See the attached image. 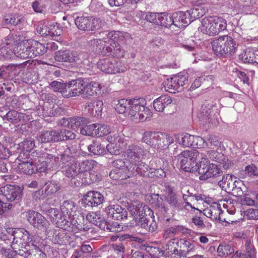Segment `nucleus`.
<instances>
[{
	"label": "nucleus",
	"mask_w": 258,
	"mask_h": 258,
	"mask_svg": "<svg viewBox=\"0 0 258 258\" xmlns=\"http://www.w3.org/2000/svg\"><path fill=\"white\" fill-rule=\"evenodd\" d=\"M178 258L186 257L187 255L194 253L196 250V247L193 243L184 239L178 240Z\"/></svg>",
	"instance_id": "24"
},
{
	"label": "nucleus",
	"mask_w": 258,
	"mask_h": 258,
	"mask_svg": "<svg viewBox=\"0 0 258 258\" xmlns=\"http://www.w3.org/2000/svg\"><path fill=\"white\" fill-rule=\"evenodd\" d=\"M72 218H70V226H73V228H75L77 230L82 231L87 230V228H85L84 225H82L81 221L84 219V216L83 215L80 214L78 215L77 214H73Z\"/></svg>",
	"instance_id": "42"
},
{
	"label": "nucleus",
	"mask_w": 258,
	"mask_h": 258,
	"mask_svg": "<svg viewBox=\"0 0 258 258\" xmlns=\"http://www.w3.org/2000/svg\"><path fill=\"white\" fill-rule=\"evenodd\" d=\"M103 106V101L98 100L88 103L85 107V109L91 115L98 116L102 114Z\"/></svg>",
	"instance_id": "33"
},
{
	"label": "nucleus",
	"mask_w": 258,
	"mask_h": 258,
	"mask_svg": "<svg viewBox=\"0 0 258 258\" xmlns=\"http://www.w3.org/2000/svg\"><path fill=\"white\" fill-rule=\"evenodd\" d=\"M178 239H173L169 240L166 245V254L170 255L172 258H178Z\"/></svg>",
	"instance_id": "39"
},
{
	"label": "nucleus",
	"mask_w": 258,
	"mask_h": 258,
	"mask_svg": "<svg viewBox=\"0 0 258 258\" xmlns=\"http://www.w3.org/2000/svg\"><path fill=\"white\" fill-rule=\"evenodd\" d=\"M63 172L68 177H75L76 176L79 178L78 166L75 162L72 163L71 165L68 164L66 165Z\"/></svg>",
	"instance_id": "47"
},
{
	"label": "nucleus",
	"mask_w": 258,
	"mask_h": 258,
	"mask_svg": "<svg viewBox=\"0 0 258 258\" xmlns=\"http://www.w3.org/2000/svg\"><path fill=\"white\" fill-rule=\"evenodd\" d=\"M22 192L21 188L16 185H6L0 187V195L11 202L20 199Z\"/></svg>",
	"instance_id": "17"
},
{
	"label": "nucleus",
	"mask_w": 258,
	"mask_h": 258,
	"mask_svg": "<svg viewBox=\"0 0 258 258\" xmlns=\"http://www.w3.org/2000/svg\"><path fill=\"white\" fill-rule=\"evenodd\" d=\"M145 154V151L141 144H131L125 152V155L131 163L137 162L141 160Z\"/></svg>",
	"instance_id": "15"
},
{
	"label": "nucleus",
	"mask_w": 258,
	"mask_h": 258,
	"mask_svg": "<svg viewBox=\"0 0 258 258\" xmlns=\"http://www.w3.org/2000/svg\"><path fill=\"white\" fill-rule=\"evenodd\" d=\"M85 82L81 79L73 80L69 82L67 86V91L63 92V97L70 98L78 96L81 94L83 96Z\"/></svg>",
	"instance_id": "12"
},
{
	"label": "nucleus",
	"mask_w": 258,
	"mask_h": 258,
	"mask_svg": "<svg viewBox=\"0 0 258 258\" xmlns=\"http://www.w3.org/2000/svg\"><path fill=\"white\" fill-rule=\"evenodd\" d=\"M213 22L218 34L226 29L227 21L221 17L212 16Z\"/></svg>",
	"instance_id": "46"
},
{
	"label": "nucleus",
	"mask_w": 258,
	"mask_h": 258,
	"mask_svg": "<svg viewBox=\"0 0 258 258\" xmlns=\"http://www.w3.org/2000/svg\"><path fill=\"white\" fill-rule=\"evenodd\" d=\"M54 58L57 61L73 62L79 60L77 52L69 50H59L55 53Z\"/></svg>",
	"instance_id": "27"
},
{
	"label": "nucleus",
	"mask_w": 258,
	"mask_h": 258,
	"mask_svg": "<svg viewBox=\"0 0 258 258\" xmlns=\"http://www.w3.org/2000/svg\"><path fill=\"white\" fill-rule=\"evenodd\" d=\"M107 140L109 142V144L106 146V148L108 152L111 154H117L120 149H122L126 145L124 142L123 138L115 134L113 137L109 135L107 137Z\"/></svg>",
	"instance_id": "19"
},
{
	"label": "nucleus",
	"mask_w": 258,
	"mask_h": 258,
	"mask_svg": "<svg viewBox=\"0 0 258 258\" xmlns=\"http://www.w3.org/2000/svg\"><path fill=\"white\" fill-rule=\"evenodd\" d=\"M217 251L219 256H224L233 253L234 249L230 245L221 244L218 247Z\"/></svg>",
	"instance_id": "56"
},
{
	"label": "nucleus",
	"mask_w": 258,
	"mask_h": 258,
	"mask_svg": "<svg viewBox=\"0 0 258 258\" xmlns=\"http://www.w3.org/2000/svg\"><path fill=\"white\" fill-rule=\"evenodd\" d=\"M18 254L26 258H46V254L39 248V240L29 247H24L17 251Z\"/></svg>",
	"instance_id": "13"
},
{
	"label": "nucleus",
	"mask_w": 258,
	"mask_h": 258,
	"mask_svg": "<svg viewBox=\"0 0 258 258\" xmlns=\"http://www.w3.org/2000/svg\"><path fill=\"white\" fill-rule=\"evenodd\" d=\"M178 144L186 147L195 146V136L188 134H178L176 137Z\"/></svg>",
	"instance_id": "40"
},
{
	"label": "nucleus",
	"mask_w": 258,
	"mask_h": 258,
	"mask_svg": "<svg viewBox=\"0 0 258 258\" xmlns=\"http://www.w3.org/2000/svg\"><path fill=\"white\" fill-rule=\"evenodd\" d=\"M200 158L201 160L200 162L198 173L200 175L201 180H206L219 173L220 170L217 165L214 163H210L205 155L203 156V154H201Z\"/></svg>",
	"instance_id": "9"
},
{
	"label": "nucleus",
	"mask_w": 258,
	"mask_h": 258,
	"mask_svg": "<svg viewBox=\"0 0 258 258\" xmlns=\"http://www.w3.org/2000/svg\"><path fill=\"white\" fill-rule=\"evenodd\" d=\"M96 124H91L89 125H84L80 130V133L83 135L88 136H96Z\"/></svg>",
	"instance_id": "59"
},
{
	"label": "nucleus",
	"mask_w": 258,
	"mask_h": 258,
	"mask_svg": "<svg viewBox=\"0 0 258 258\" xmlns=\"http://www.w3.org/2000/svg\"><path fill=\"white\" fill-rule=\"evenodd\" d=\"M15 41L8 39L0 48V60H4L14 58V46Z\"/></svg>",
	"instance_id": "26"
},
{
	"label": "nucleus",
	"mask_w": 258,
	"mask_h": 258,
	"mask_svg": "<svg viewBox=\"0 0 258 258\" xmlns=\"http://www.w3.org/2000/svg\"><path fill=\"white\" fill-rule=\"evenodd\" d=\"M44 230L47 239L54 244H60L62 241L64 233L60 230L55 229L52 227L47 226Z\"/></svg>",
	"instance_id": "30"
},
{
	"label": "nucleus",
	"mask_w": 258,
	"mask_h": 258,
	"mask_svg": "<svg viewBox=\"0 0 258 258\" xmlns=\"http://www.w3.org/2000/svg\"><path fill=\"white\" fill-rule=\"evenodd\" d=\"M256 175H258V170L255 166L253 164L246 166L245 169L240 171L239 173V176L242 178H245L247 176H252Z\"/></svg>",
	"instance_id": "53"
},
{
	"label": "nucleus",
	"mask_w": 258,
	"mask_h": 258,
	"mask_svg": "<svg viewBox=\"0 0 258 258\" xmlns=\"http://www.w3.org/2000/svg\"><path fill=\"white\" fill-rule=\"evenodd\" d=\"M213 51L217 55L230 56L236 52L237 44L230 36L223 35L213 40L212 43Z\"/></svg>",
	"instance_id": "3"
},
{
	"label": "nucleus",
	"mask_w": 258,
	"mask_h": 258,
	"mask_svg": "<svg viewBox=\"0 0 258 258\" xmlns=\"http://www.w3.org/2000/svg\"><path fill=\"white\" fill-rule=\"evenodd\" d=\"M58 135L57 130H51L42 132L39 136L38 140L41 143L57 142H59Z\"/></svg>",
	"instance_id": "36"
},
{
	"label": "nucleus",
	"mask_w": 258,
	"mask_h": 258,
	"mask_svg": "<svg viewBox=\"0 0 258 258\" xmlns=\"http://www.w3.org/2000/svg\"><path fill=\"white\" fill-rule=\"evenodd\" d=\"M35 164L36 160L21 162L18 165V171L21 173L32 174L36 172Z\"/></svg>",
	"instance_id": "38"
},
{
	"label": "nucleus",
	"mask_w": 258,
	"mask_h": 258,
	"mask_svg": "<svg viewBox=\"0 0 258 258\" xmlns=\"http://www.w3.org/2000/svg\"><path fill=\"white\" fill-rule=\"evenodd\" d=\"M39 240L37 236H31L29 232L24 229L17 230L16 235L13 238L12 246L14 249H24V247H29Z\"/></svg>",
	"instance_id": "8"
},
{
	"label": "nucleus",
	"mask_w": 258,
	"mask_h": 258,
	"mask_svg": "<svg viewBox=\"0 0 258 258\" xmlns=\"http://www.w3.org/2000/svg\"><path fill=\"white\" fill-rule=\"evenodd\" d=\"M97 68L101 71L109 74L122 73L126 70L124 64L114 58L100 59L97 62Z\"/></svg>",
	"instance_id": "7"
},
{
	"label": "nucleus",
	"mask_w": 258,
	"mask_h": 258,
	"mask_svg": "<svg viewBox=\"0 0 258 258\" xmlns=\"http://www.w3.org/2000/svg\"><path fill=\"white\" fill-rule=\"evenodd\" d=\"M145 104L146 100L143 98L132 100L128 115L133 121L136 122L143 121L152 116L151 111Z\"/></svg>",
	"instance_id": "4"
},
{
	"label": "nucleus",
	"mask_w": 258,
	"mask_h": 258,
	"mask_svg": "<svg viewBox=\"0 0 258 258\" xmlns=\"http://www.w3.org/2000/svg\"><path fill=\"white\" fill-rule=\"evenodd\" d=\"M104 197L99 192L89 191L84 197V203L88 207H96L102 203Z\"/></svg>",
	"instance_id": "22"
},
{
	"label": "nucleus",
	"mask_w": 258,
	"mask_h": 258,
	"mask_svg": "<svg viewBox=\"0 0 258 258\" xmlns=\"http://www.w3.org/2000/svg\"><path fill=\"white\" fill-rule=\"evenodd\" d=\"M22 150L26 152H30L35 147L34 140L32 138L26 139L19 144Z\"/></svg>",
	"instance_id": "61"
},
{
	"label": "nucleus",
	"mask_w": 258,
	"mask_h": 258,
	"mask_svg": "<svg viewBox=\"0 0 258 258\" xmlns=\"http://www.w3.org/2000/svg\"><path fill=\"white\" fill-rule=\"evenodd\" d=\"M28 48V46L26 45L25 41L18 44L17 47H16V44H15L14 46V57H17L23 59L28 58V57H23L22 55L24 52H27V49Z\"/></svg>",
	"instance_id": "55"
},
{
	"label": "nucleus",
	"mask_w": 258,
	"mask_h": 258,
	"mask_svg": "<svg viewBox=\"0 0 258 258\" xmlns=\"http://www.w3.org/2000/svg\"><path fill=\"white\" fill-rule=\"evenodd\" d=\"M132 100H127L122 99L118 101V103L116 104L115 109L119 113H124L128 112Z\"/></svg>",
	"instance_id": "45"
},
{
	"label": "nucleus",
	"mask_w": 258,
	"mask_h": 258,
	"mask_svg": "<svg viewBox=\"0 0 258 258\" xmlns=\"http://www.w3.org/2000/svg\"><path fill=\"white\" fill-rule=\"evenodd\" d=\"M159 16L157 25L172 29V17L165 13H161Z\"/></svg>",
	"instance_id": "44"
},
{
	"label": "nucleus",
	"mask_w": 258,
	"mask_h": 258,
	"mask_svg": "<svg viewBox=\"0 0 258 258\" xmlns=\"http://www.w3.org/2000/svg\"><path fill=\"white\" fill-rule=\"evenodd\" d=\"M173 78L178 85V91H182L183 90V86L188 80V74L185 72H180L177 75L173 76Z\"/></svg>",
	"instance_id": "50"
},
{
	"label": "nucleus",
	"mask_w": 258,
	"mask_h": 258,
	"mask_svg": "<svg viewBox=\"0 0 258 258\" xmlns=\"http://www.w3.org/2000/svg\"><path fill=\"white\" fill-rule=\"evenodd\" d=\"M245 253L249 258H254L255 250L253 245L251 243L250 240L246 239L245 243Z\"/></svg>",
	"instance_id": "63"
},
{
	"label": "nucleus",
	"mask_w": 258,
	"mask_h": 258,
	"mask_svg": "<svg viewBox=\"0 0 258 258\" xmlns=\"http://www.w3.org/2000/svg\"><path fill=\"white\" fill-rule=\"evenodd\" d=\"M206 1L198 0L196 2L194 8L185 12L186 16L190 20V23L195 19L204 16L208 11Z\"/></svg>",
	"instance_id": "14"
},
{
	"label": "nucleus",
	"mask_w": 258,
	"mask_h": 258,
	"mask_svg": "<svg viewBox=\"0 0 258 258\" xmlns=\"http://www.w3.org/2000/svg\"><path fill=\"white\" fill-rule=\"evenodd\" d=\"M119 32H105L102 38L93 39L88 42L89 45L102 55H112L117 57H123L125 50L118 43Z\"/></svg>",
	"instance_id": "1"
},
{
	"label": "nucleus",
	"mask_w": 258,
	"mask_h": 258,
	"mask_svg": "<svg viewBox=\"0 0 258 258\" xmlns=\"http://www.w3.org/2000/svg\"><path fill=\"white\" fill-rule=\"evenodd\" d=\"M46 215L49 217L52 223L56 227L64 230H70V223L66 219V216L56 208H50L46 211Z\"/></svg>",
	"instance_id": "10"
},
{
	"label": "nucleus",
	"mask_w": 258,
	"mask_h": 258,
	"mask_svg": "<svg viewBox=\"0 0 258 258\" xmlns=\"http://www.w3.org/2000/svg\"><path fill=\"white\" fill-rule=\"evenodd\" d=\"M120 163V165H122L124 163L121 160H116L114 162L113 165L114 166L116 164ZM120 166L119 168V171L118 173H122L124 172L125 175L122 177V179L124 177L125 178H130V177L137 175L140 174L141 175H147L148 173L147 172L149 170V167L147 165L145 164V163L141 162V160L137 162L130 163V164L124 167L123 169H120Z\"/></svg>",
	"instance_id": "6"
},
{
	"label": "nucleus",
	"mask_w": 258,
	"mask_h": 258,
	"mask_svg": "<svg viewBox=\"0 0 258 258\" xmlns=\"http://www.w3.org/2000/svg\"><path fill=\"white\" fill-rule=\"evenodd\" d=\"M172 102L171 98L167 95H162L153 101V107L158 112H162L165 108Z\"/></svg>",
	"instance_id": "34"
},
{
	"label": "nucleus",
	"mask_w": 258,
	"mask_h": 258,
	"mask_svg": "<svg viewBox=\"0 0 258 258\" xmlns=\"http://www.w3.org/2000/svg\"><path fill=\"white\" fill-rule=\"evenodd\" d=\"M88 151L94 155H101L104 154L106 149L104 145H102L98 141H94L88 146Z\"/></svg>",
	"instance_id": "43"
},
{
	"label": "nucleus",
	"mask_w": 258,
	"mask_h": 258,
	"mask_svg": "<svg viewBox=\"0 0 258 258\" xmlns=\"http://www.w3.org/2000/svg\"><path fill=\"white\" fill-rule=\"evenodd\" d=\"M173 138L167 133L158 132L154 148L165 149L173 143Z\"/></svg>",
	"instance_id": "28"
},
{
	"label": "nucleus",
	"mask_w": 258,
	"mask_h": 258,
	"mask_svg": "<svg viewBox=\"0 0 258 258\" xmlns=\"http://www.w3.org/2000/svg\"><path fill=\"white\" fill-rule=\"evenodd\" d=\"M207 154L212 160L220 163L225 169L229 168L231 166V161L222 153L214 149H211L207 152Z\"/></svg>",
	"instance_id": "29"
},
{
	"label": "nucleus",
	"mask_w": 258,
	"mask_h": 258,
	"mask_svg": "<svg viewBox=\"0 0 258 258\" xmlns=\"http://www.w3.org/2000/svg\"><path fill=\"white\" fill-rule=\"evenodd\" d=\"M48 0H35L32 3L33 10L36 13H42L46 8Z\"/></svg>",
	"instance_id": "57"
},
{
	"label": "nucleus",
	"mask_w": 258,
	"mask_h": 258,
	"mask_svg": "<svg viewBox=\"0 0 258 258\" xmlns=\"http://www.w3.org/2000/svg\"><path fill=\"white\" fill-rule=\"evenodd\" d=\"M25 42V44L27 46H28V48L27 49V52H25L23 53V57H28V58H33L35 57L37 55H35V51L36 49L33 48L34 45L33 44V40H27Z\"/></svg>",
	"instance_id": "62"
},
{
	"label": "nucleus",
	"mask_w": 258,
	"mask_h": 258,
	"mask_svg": "<svg viewBox=\"0 0 258 258\" xmlns=\"http://www.w3.org/2000/svg\"><path fill=\"white\" fill-rule=\"evenodd\" d=\"M43 157L45 158V160L41 159H39L38 162L36 161L35 169L36 171L44 172L48 170H50L53 166H56L60 165L56 161V159L58 160V159L55 158L52 155L44 154Z\"/></svg>",
	"instance_id": "16"
},
{
	"label": "nucleus",
	"mask_w": 258,
	"mask_h": 258,
	"mask_svg": "<svg viewBox=\"0 0 258 258\" xmlns=\"http://www.w3.org/2000/svg\"><path fill=\"white\" fill-rule=\"evenodd\" d=\"M222 212L221 207L216 203L210 205L203 210L204 214L213 220H219L220 215Z\"/></svg>",
	"instance_id": "35"
},
{
	"label": "nucleus",
	"mask_w": 258,
	"mask_h": 258,
	"mask_svg": "<svg viewBox=\"0 0 258 258\" xmlns=\"http://www.w3.org/2000/svg\"><path fill=\"white\" fill-rule=\"evenodd\" d=\"M106 23L100 18L90 17L88 31L99 30L105 28Z\"/></svg>",
	"instance_id": "41"
},
{
	"label": "nucleus",
	"mask_w": 258,
	"mask_h": 258,
	"mask_svg": "<svg viewBox=\"0 0 258 258\" xmlns=\"http://www.w3.org/2000/svg\"><path fill=\"white\" fill-rule=\"evenodd\" d=\"M3 119L12 123H18L21 121L26 122L29 120V115L25 113L11 110L4 116Z\"/></svg>",
	"instance_id": "31"
},
{
	"label": "nucleus",
	"mask_w": 258,
	"mask_h": 258,
	"mask_svg": "<svg viewBox=\"0 0 258 258\" xmlns=\"http://www.w3.org/2000/svg\"><path fill=\"white\" fill-rule=\"evenodd\" d=\"M158 132H146L143 134V142L155 148Z\"/></svg>",
	"instance_id": "48"
},
{
	"label": "nucleus",
	"mask_w": 258,
	"mask_h": 258,
	"mask_svg": "<svg viewBox=\"0 0 258 258\" xmlns=\"http://www.w3.org/2000/svg\"><path fill=\"white\" fill-rule=\"evenodd\" d=\"M253 50L248 48L242 51L239 56V59L244 63H252Z\"/></svg>",
	"instance_id": "60"
},
{
	"label": "nucleus",
	"mask_w": 258,
	"mask_h": 258,
	"mask_svg": "<svg viewBox=\"0 0 258 258\" xmlns=\"http://www.w3.org/2000/svg\"><path fill=\"white\" fill-rule=\"evenodd\" d=\"M172 17V29L175 28H181L186 27L190 24V20L187 18L183 12L174 13Z\"/></svg>",
	"instance_id": "23"
},
{
	"label": "nucleus",
	"mask_w": 258,
	"mask_h": 258,
	"mask_svg": "<svg viewBox=\"0 0 258 258\" xmlns=\"http://www.w3.org/2000/svg\"><path fill=\"white\" fill-rule=\"evenodd\" d=\"M163 88L165 91L170 93H175L176 92H179L178 91V85L173 78L167 79L163 83Z\"/></svg>",
	"instance_id": "52"
},
{
	"label": "nucleus",
	"mask_w": 258,
	"mask_h": 258,
	"mask_svg": "<svg viewBox=\"0 0 258 258\" xmlns=\"http://www.w3.org/2000/svg\"><path fill=\"white\" fill-rule=\"evenodd\" d=\"M199 30L204 34L210 36L218 35L217 30L215 29L213 22L212 16L205 17L201 22V26Z\"/></svg>",
	"instance_id": "25"
},
{
	"label": "nucleus",
	"mask_w": 258,
	"mask_h": 258,
	"mask_svg": "<svg viewBox=\"0 0 258 258\" xmlns=\"http://www.w3.org/2000/svg\"><path fill=\"white\" fill-rule=\"evenodd\" d=\"M22 215L34 227L44 230L47 226H49V222L38 212L29 210L23 212Z\"/></svg>",
	"instance_id": "11"
},
{
	"label": "nucleus",
	"mask_w": 258,
	"mask_h": 258,
	"mask_svg": "<svg viewBox=\"0 0 258 258\" xmlns=\"http://www.w3.org/2000/svg\"><path fill=\"white\" fill-rule=\"evenodd\" d=\"M97 162L93 160H85L80 162L78 166L79 178L86 179L90 171L96 165Z\"/></svg>",
	"instance_id": "21"
},
{
	"label": "nucleus",
	"mask_w": 258,
	"mask_h": 258,
	"mask_svg": "<svg viewBox=\"0 0 258 258\" xmlns=\"http://www.w3.org/2000/svg\"><path fill=\"white\" fill-rule=\"evenodd\" d=\"M90 17H78L75 19V24L77 27L81 30H89Z\"/></svg>",
	"instance_id": "51"
},
{
	"label": "nucleus",
	"mask_w": 258,
	"mask_h": 258,
	"mask_svg": "<svg viewBox=\"0 0 258 258\" xmlns=\"http://www.w3.org/2000/svg\"><path fill=\"white\" fill-rule=\"evenodd\" d=\"M180 166L185 172H198L199 164L196 162L200 156L197 150H186L180 155Z\"/></svg>",
	"instance_id": "5"
},
{
	"label": "nucleus",
	"mask_w": 258,
	"mask_h": 258,
	"mask_svg": "<svg viewBox=\"0 0 258 258\" xmlns=\"http://www.w3.org/2000/svg\"><path fill=\"white\" fill-rule=\"evenodd\" d=\"M57 133H58L59 142L68 140H73L76 137V135L74 132L68 130H57Z\"/></svg>",
	"instance_id": "54"
},
{
	"label": "nucleus",
	"mask_w": 258,
	"mask_h": 258,
	"mask_svg": "<svg viewBox=\"0 0 258 258\" xmlns=\"http://www.w3.org/2000/svg\"><path fill=\"white\" fill-rule=\"evenodd\" d=\"M87 122L88 120L86 118L77 116L68 118H62L59 120L58 125L75 130L79 126H84Z\"/></svg>",
	"instance_id": "18"
},
{
	"label": "nucleus",
	"mask_w": 258,
	"mask_h": 258,
	"mask_svg": "<svg viewBox=\"0 0 258 258\" xmlns=\"http://www.w3.org/2000/svg\"><path fill=\"white\" fill-rule=\"evenodd\" d=\"M23 17L21 15L18 14L7 15L3 21L6 24L17 25L22 22Z\"/></svg>",
	"instance_id": "49"
},
{
	"label": "nucleus",
	"mask_w": 258,
	"mask_h": 258,
	"mask_svg": "<svg viewBox=\"0 0 258 258\" xmlns=\"http://www.w3.org/2000/svg\"><path fill=\"white\" fill-rule=\"evenodd\" d=\"M152 199L156 200V206L164 213H166L169 211V207L173 211H179L182 209V203L173 188L170 186H166L164 194L160 196L159 194H153Z\"/></svg>",
	"instance_id": "2"
},
{
	"label": "nucleus",
	"mask_w": 258,
	"mask_h": 258,
	"mask_svg": "<svg viewBox=\"0 0 258 258\" xmlns=\"http://www.w3.org/2000/svg\"><path fill=\"white\" fill-rule=\"evenodd\" d=\"M101 89L100 84L95 82H91L86 85L85 84L83 97L88 98L95 94H99L101 92Z\"/></svg>",
	"instance_id": "37"
},
{
	"label": "nucleus",
	"mask_w": 258,
	"mask_h": 258,
	"mask_svg": "<svg viewBox=\"0 0 258 258\" xmlns=\"http://www.w3.org/2000/svg\"><path fill=\"white\" fill-rule=\"evenodd\" d=\"M142 205L139 202H133L127 206V210L131 215L135 217L137 215Z\"/></svg>",
	"instance_id": "64"
},
{
	"label": "nucleus",
	"mask_w": 258,
	"mask_h": 258,
	"mask_svg": "<svg viewBox=\"0 0 258 258\" xmlns=\"http://www.w3.org/2000/svg\"><path fill=\"white\" fill-rule=\"evenodd\" d=\"M106 211L108 217L114 220H122L127 218L126 211L118 205L108 206Z\"/></svg>",
	"instance_id": "20"
},
{
	"label": "nucleus",
	"mask_w": 258,
	"mask_h": 258,
	"mask_svg": "<svg viewBox=\"0 0 258 258\" xmlns=\"http://www.w3.org/2000/svg\"><path fill=\"white\" fill-rule=\"evenodd\" d=\"M75 204L71 201H64L61 205V211L64 215H68L71 216L74 211Z\"/></svg>",
	"instance_id": "58"
},
{
	"label": "nucleus",
	"mask_w": 258,
	"mask_h": 258,
	"mask_svg": "<svg viewBox=\"0 0 258 258\" xmlns=\"http://www.w3.org/2000/svg\"><path fill=\"white\" fill-rule=\"evenodd\" d=\"M238 182L235 180V177L230 174L223 176L222 180L218 182L219 185L227 191L233 190L237 186Z\"/></svg>",
	"instance_id": "32"
}]
</instances>
